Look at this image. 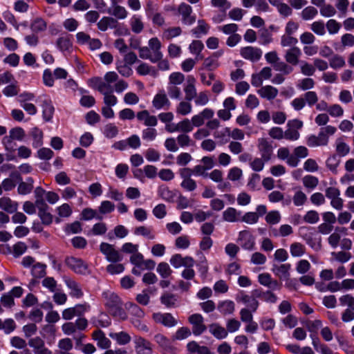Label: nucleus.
<instances>
[{
    "instance_id": "f257e3e1",
    "label": "nucleus",
    "mask_w": 354,
    "mask_h": 354,
    "mask_svg": "<svg viewBox=\"0 0 354 354\" xmlns=\"http://www.w3.org/2000/svg\"><path fill=\"white\" fill-rule=\"evenodd\" d=\"M102 298L113 317L119 320L127 319V314L122 308V301L116 293L110 290H104L102 292Z\"/></svg>"
},
{
    "instance_id": "f03ea898",
    "label": "nucleus",
    "mask_w": 354,
    "mask_h": 354,
    "mask_svg": "<svg viewBox=\"0 0 354 354\" xmlns=\"http://www.w3.org/2000/svg\"><path fill=\"white\" fill-rule=\"evenodd\" d=\"M118 75L113 71L107 72L104 76V80L100 77H95L91 80V86L97 90L102 95L113 93V87L111 84L118 80Z\"/></svg>"
},
{
    "instance_id": "7ed1b4c3",
    "label": "nucleus",
    "mask_w": 354,
    "mask_h": 354,
    "mask_svg": "<svg viewBox=\"0 0 354 354\" xmlns=\"http://www.w3.org/2000/svg\"><path fill=\"white\" fill-rule=\"evenodd\" d=\"M336 130L335 127L330 125L321 128L317 136L310 135L308 137L306 144L310 147L326 146L329 141L328 136L333 135Z\"/></svg>"
},
{
    "instance_id": "20e7f679",
    "label": "nucleus",
    "mask_w": 354,
    "mask_h": 354,
    "mask_svg": "<svg viewBox=\"0 0 354 354\" xmlns=\"http://www.w3.org/2000/svg\"><path fill=\"white\" fill-rule=\"evenodd\" d=\"M303 125V122L298 119L289 120L287 123V129L283 131V138L290 141L297 140L300 137L299 130Z\"/></svg>"
},
{
    "instance_id": "39448f33",
    "label": "nucleus",
    "mask_w": 354,
    "mask_h": 354,
    "mask_svg": "<svg viewBox=\"0 0 354 354\" xmlns=\"http://www.w3.org/2000/svg\"><path fill=\"white\" fill-rule=\"evenodd\" d=\"M182 182L180 187L187 192H194L197 188V184L195 180L192 178L189 167H183L178 171Z\"/></svg>"
},
{
    "instance_id": "423d86ee",
    "label": "nucleus",
    "mask_w": 354,
    "mask_h": 354,
    "mask_svg": "<svg viewBox=\"0 0 354 354\" xmlns=\"http://www.w3.org/2000/svg\"><path fill=\"white\" fill-rule=\"evenodd\" d=\"M100 250L106 257V260L110 262L115 263L122 260V256L111 244L102 243L100 245Z\"/></svg>"
},
{
    "instance_id": "0eeeda50",
    "label": "nucleus",
    "mask_w": 354,
    "mask_h": 354,
    "mask_svg": "<svg viewBox=\"0 0 354 354\" xmlns=\"http://www.w3.org/2000/svg\"><path fill=\"white\" fill-rule=\"evenodd\" d=\"M188 321L192 324V331L196 336L201 335L207 329L206 326L204 324V319L200 314L196 313L190 315Z\"/></svg>"
},
{
    "instance_id": "6e6552de",
    "label": "nucleus",
    "mask_w": 354,
    "mask_h": 354,
    "mask_svg": "<svg viewBox=\"0 0 354 354\" xmlns=\"http://www.w3.org/2000/svg\"><path fill=\"white\" fill-rule=\"evenodd\" d=\"M66 264L77 274H86L88 272L87 264L80 259L73 257H67Z\"/></svg>"
},
{
    "instance_id": "1a4fd4ad",
    "label": "nucleus",
    "mask_w": 354,
    "mask_h": 354,
    "mask_svg": "<svg viewBox=\"0 0 354 354\" xmlns=\"http://www.w3.org/2000/svg\"><path fill=\"white\" fill-rule=\"evenodd\" d=\"M28 344L32 348L35 354H53L52 351L46 347L44 339L40 337L30 338Z\"/></svg>"
},
{
    "instance_id": "9d476101",
    "label": "nucleus",
    "mask_w": 354,
    "mask_h": 354,
    "mask_svg": "<svg viewBox=\"0 0 354 354\" xmlns=\"http://www.w3.org/2000/svg\"><path fill=\"white\" fill-rule=\"evenodd\" d=\"M242 57L252 62L259 61L262 56V50L257 47L246 46L240 49Z\"/></svg>"
},
{
    "instance_id": "9b49d317",
    "label": "nucleus",
    "mask_w": 354,
    "mask_h": 354,
    "mask_svg": "<svg viewBox=\"0 0 354 354\" xmlns=\"http://www.w3.org/2000/svg\"><path fill=\"white\" fill-rule=\"evenodd\" d=\"M178 10L182 16V21L184 24L190 26L196 21V17L192 15V8L189 5L182 3L180 4Z\"/></svg>"
},
{
    "instance_id": "f8f14e48",
    "label": "nucleus",
    "mask_w": 354,
    "mask_h": 354,
    "mask_svg": "<svg viewBox=\"0 0 354 354\" xmlns=\"http://www.w3.org/2000/svg\"><path fill=\"white\" fill-rule=\"evenodd\" d=\"M153 318L156 323L162 324L167 327H173L178 324L177 320L170 313H154Z\"/></svg>"
},
{
    "instance_id": "ddd939ff",
    "label": "nucleus",
    "mask_w": 354,
    "mask_h": 354,
    "mask_svg": "<svg viewBox=\"0 0 354 354\" xmlns=\"http://www.w3.org/2000/svg\"><path fill=\"white\" fill-rule=\"evenodd\" d=\"M134 343L137 354H151V344L147 339L142 337H136Z\"/></svg>"
},
{
    "instance_id": "4468645a",
    "label": "nucleus",
    "mask_w": 354,
    "mask_h": 354,
    "mask_svg": "<svg viewBox=\"0 0 354 354\" xmlns=\"http://www.w3.org/2000/svg\"><path fill=\"white\" fill-rule=\"evenodd\" d=\"M258 149L261 153L262 158L265 161H268L272 154V147L268 140L261 138L258 140Z\"/></svg>"
},
{
    "instance_id": "2eb2a0df",
    "label": "nucleus",
    "mask_w": 354,
    "mask_h": 354,
    "mask_svg": "<svg viewBox=\"0 0 354 354\" xmlns=\"http://www.w3.org/2000/svg\"><path fill=\"white\" fill-rule=\"evenodd\" d=\"M238 242L245 250H251L254 248V240L252 235L247 230L241 231L239 234Z\"/></svg>"
},
{
    "instance_id": "dca6fc26",
    "label": "nucleus",
    "mask_w": 354,
    "mask_h": 354,
    "mask_svg": "<svg viewBox=\"0 0 354 354\" xmlns=\"http://www.w3.org/2000/svg\"><path fill=\"white\" fill-rule=\"evenodd\" d=\"M152 104L156 109H161L165 107L168 109L171 103L165 91L161 90L154 96Z\"/></svg>"
},
{
    "instance_id": "f3484780",
    "label": "nucleus",
    "mask_w": 354,
    "mask_h": 354,
    "mask_svg": "<svg viewBox=\"0 0 354 354\" xmlns=\"http://www.w3.org/2000/svg\"><path fill=\"white\" fill-rule=\"evenodd\" d=\"M301 55V50L297 46H293L286 50L284 58L288 64L296 66L299 62Z\"/></svg>"
},
{
    "instance_id": "a211bd4d",
    "label": "nucleus",
    "mask_w": 354,
    "mask_h": 354,
    "mask_svg": "<svg viewBox=\"0 0 354 354\" xmlns=\"http://www.w3.org/2000/svg\"><path fill=\"white\" fill-rule=\"evenodd\" d=\"M291 265L290 263H283L280 265H273L272 271L280 279L288 280L290 278V270Z\"/></svg>"
},
{
    "instance_id": "6ab92c4d",
    "label": "nucleus",
    "mask_w": 354,
    "mask_h": 354,
    "mask_svg": "<svg viewBox=\"0 0 354 354\" xmlns=\"http://www.w3.org/2000/svg\"><path fill=\"white\" fill-rule=\"evenodd\" d=\"M0 208L5 212L12 214L18 209V203L12 201L10 197L3 196L0 198Z\"/></svg>"
},
{
    "instance_id": "aec40b11",
    "label": "nucleus",
    "mask_w": 354,
    "mask_h": 354,
    "mask_svg": "<svg viewBox=\"0 0 354 354\" xmlns=\"http://www.w3.org/2000/svg\"><path fill=\"white\" fill-rule=\"evenodd\" d=\"M238 302H241L246 306L245 308L255 312L259 307V301L254 297L250 295L241 293L237 298Z\"/></svg>"
},
{
    "instance_id": "412c9836",
    "label": "nucleus",
    "mask_w": 354,
    "mask_h": 354,
    "mask_svg": "<svg viewBox=\"0 0 354 354\" xmlns=\"http://www.w3.org/2000/svg\"><path fill=\"white\" fill-rule=\"evenodd\" d=\"M278 93V89L270 85L262 86L257 91V93L262 98L266 99L268 100H274L277 96Z\"/></svg>"
},
{
    "instance_id": "4be33fe9",
    "label": "nucleus",
    "mask_w": 354,
    "mask_h": 354,
    "mask_svg": "<svg viewBox=\"0 0 354 354\" xmlns=\"http://www.w3.org/2000/svg\"><path fill=\"white\" fill-rule=\"evenodd\" d=\"M195 79L194 77H189L187 82V84L184 88L185 99L187 101H192L196 97L197 91L195 86Z\"/></svg>"
},
{
    "instance_id": "5701e85b",
    "label": "nucleus",
    "mask_w": 354,
    "mask_h": 354,
    "mask_svg": "<svg viewBox=\"0 0 354 354\" xmlns=\"http://www.w3.org/2000/svg\"><path fill=\"white\" fill-rule=\"evenodd\" d=\"M97 28L101 31H106L109 28H117L118 26V21L111 17H103L97 24Z\"/></svg>"
},
{
    "instance_id": "b1692460",
    "label": "nucleus",
    "mask_w": 354,
    "mask_h": 354,
    "mask_svg": "<svg viewBox=\"0 0 354 354\" xmlns=\"http://www.w3.org/2000/svg\"><path fill=\"white\" fill-rule=\"evenodd\" d=\"M241 212L238 211L234 207H227L223 212V219L225 221L234 223L241 221Z\"/></svg>"
},
{
    "instance_id": "393cba45",
    "label": "nucleus",
    "mask_w": 354,
    "mask_h": 354,
    "mask_svg": "<svg viewBox=\"0 0 354 354\" xmlns=\"http://www.w3.org/2000/svg\"><path fill=\"white\" fill-rule=\"evenodd\" d=\"M209 331L218 339H225L228 335L227 330L216 323L212 324L209 326Z\"/></svg>"
},
{
    "instance_id": "a878e982",
    "label": "nucleus",
    "mask_w": 354,
    "mask_h": 354,
    "mask_svg": "<svg viewBox=\"0 0 354 354\" xmlns=\"http://www.w3.org/2000/svg\"><path fill=\"white\" fill-rule=\"evenodd\" d=\"M93 338L97 341V346L102 348H108L111 346V341L105 336L101 330H95L93 333Z\"/></svg>"
},
{
    "instance_id": "bb28decb",
    "label": "nucleus",
    "mask_w": 354,
    "mask_h": 354,
    "mask_svg": "<svg viewBox=\"0 0 354 354\" xmlns=\"http://www.w3.org/2000/svg\"><path fill=\"white\" fill-rule=\"evenodd\" d=\"M64 281L67 287L71 290L70 295L72 297L80 298L83 295L81 288L79 284L70 278H65Z\"/></svg>"
},
{
    "instance_id": "cd10ccee",
    "label": "nucleus",
    "mask_w": 354,
    "mask_h": 354,
    "mask_svg": "<svg viewBox=\"0 0 354 354\" xmlns=\"http://www.w3.org/2000/svg\"><path fill=\"white\" fill-rule=\"evenodd\" d=\"M187 349L191 353L210 354L209 348L205 346H200L196 342L191 341L187 344Z\"/></svg>"
},
{
    "instance_id": "c85d7f7f",
    "label": "nucleus",
    "mask_w": 354,
    "mask_h": 354,
    "mask_svg": "<svg viewBox=\"0 0 354 354\" xmlns=\"http://www.w3.org/2000/svg\"><path fill=\"white\" fill-rule=\"evenodd\" d=\"M154 339L165 351L174 353L175 348L171 345L170 341L164 335L157 334L154 336Z\"/></svg>"
},
{
    "instance_id": "c756f323",
    "label": "nucleus",
    "mask_w": 354,
    "mask_h": 354,
    "mask_svg": "<svg viewBox=\"0 0 354 354\" xmlns=\"http://www.w3.org/2000/svg\"><path fill=\"white\" fill-rule=\"evenodd\" d=\"M209 28V26L204 20L201 19L198 21L197 26L192 30V32L198 38L207 35Z\"/></svg>"
},
{
    "instance_id": "7c9ffc66",
    "label": "nucleus",
    "mask_w": 354,
    "mask_h": 354,
    "mask_svg": "<svg viewBox=\"0 0 354 354\" xmlns=\"http://www.w3.org/2000/svg\"><path fill=\"white\" fill-rule=\"evenodd\" d=\"M43 118L46 121H50L54 113V107L50 100H44L42 102Z\"/></svg>"
},
{
    "instance_id": "2f4dec72",
    "label": "nucleus",
    "mask_w": 354,
    "mask_h": 354,
    "mask_svg": "<svg viewBox=\"0 0 354 354\" xmlns=\"http://www.w3.org/2000/svg\"><path fill=\"white\" fill-rule=\"evenodd\" d=\"M234 309L235 305L232 301H223L220 302L218 305V310L224 315L232 314Z\"/></svg>"
},
{
    "instance_id": "473e14b6",
    "label": "nucleus",
    "mask_w": 354,
    "mask_h": 354,
    "mask_svg": "<svg viewBox=\"0 0 354 354\" xmlns=\"http://www.w3.org/2000/svg\"><path fill=\"white\" fill-rule=\"evenodd\" d=\"M134 234L136 235L142 236L149 240H153L156 238L155 234L151 227L139 226L135 228Z\"/></svg>"
},
{
    "instance_id": "72a5a7b5",
    "label": "nucleus",
    "mask_w": 354,
    "mask_h": 354,
    "mask_svg": "<svg viewBox=\"0 0 354 354\" xmlns=\"http://www.w3.org/2000/svg\"><path fill=\"white\" fill-rule=\"evenodd\" d=\"M30 136L32 138V146L38 148L43 145V132L39 129L35 127L30 131Z\"/></svg>"
},
{
    "instance_id": "f704fd0d",
    "label": "nucleus",
    "mask_w": 354,
    "mask_h": 354,
    "mask_svg": "<svg viewBox=\"0 0 354 354\" xmlns=\"http://www.w3.org/2000/svg\"><path fill=\"white\" fill-rule=\"evenodd\" d=\"M33 189V179L32 178H28L26 181L21 182L19 183L17 192L19 194L26 195L32 192Z\"/></svg>"
},
{
    "instance_id": "c9c22d12",
    "label": "nucleus",
    "mask_w": 354,
    "mask_h": 354,
    "mask_svg": "<svg viewBox=\"0 0 354 354\" xmlns=\"http://www.w3.org/2000/svg\"><path fill=\"white\" fill-rule=\"evenodd\" d=\"M125 308L134 318L142 319L145 317V312L142 309L133 303L129 302L126 304Z\"/></svg>"
},
{
    "instance_id": "e433bc0d",
    "label": "nucleus",
    "mask_w": 354,
    "mask_h": 354,
    "mask_svg": "<svg viewBox=\"0 0 354 354\" xmlns=\"http://www.w3.org/2000/svg\"><path fill=\"white\" fill-rule=\"evenodd\" d=\"M108 12L119 19H124L127 17V11L125 8L117 4L112 5V9H109Z\"/></svg>"
},
{
    "instance_id": "4c0bfd02",
    "label": "nucleus",
    "mask_w": 354,
    "mask_h": 354,
    "mask_svg": "<svg viewBox=\"0 0 354 354\" xmlns=\"http://www.w3.org/2000/svg\"><path fill=\"white\" fill-rule=\"evenodd\" d=\"M109 336L116 340V342L120 345H124L128 344L131 341L130 335L126 332H120L110 333Z\"/></svg>"
},
{
    "instance_id": "58836bf2",
    "label": "nucleus",
    "mask_w": 354,
    "mask_h": 354,
    "mask_svg": "<svg viewBox=\"0 0 354 354\" xmlns=\"http://www.w3.org/2000/svg\"><path fill=\"white\" fill-rule=\"evenodd\" d=\"M337 153L341 156H345L350 152L349 146L342 138H337L335 141Z\"/></svg>"
},
{
    "instance_id": "ea45409f",
    "label": "nucleus",
    "mask_w": 354,
    "mask_h": 354,
    "mask_svg": "<svg viewBox=\"0 0 354 354\" xmlns=\"http://www.w3.org/2000/svg\"><path fill=\"white\" fill-rule=\"evenodd\" d=\"M46 266L44 263H37L33 265L31 274L35 278H42L46 275Z\"/></svg>"
},
{
    "instance_id": "a19ab883",
    "label": "nucleus",
    "mask_w": 354,
    "mask_h": 354,
    "mask_svg": "<svg viewBox=\"0 0 354 354\" xmlns=\"http://www.w3.org/2000/svg\"><path fill=\"white\" fill-rule=\"evenodd\" d=\"M306 251L305 246L300 243H293L290 245V252L292 257H301Z\"/></svg>"
},
{
    "instance_id": "79ce46f5",
    "label": "nucleus",
    "mask_w": 354,
    "mask_h": 354,
    "mask_svg": "<svg viewBox=\"0 0 354 354\" xmlns=\"http://www.w3.org/2000/svg\"><path fill=\"white\" fill-rule=\"evenodd\" d=\"M136 71L138 73H139L141 75H151L153 77H156L158 73L156 70H155L153 68H152L146 63L140 64L138 66Z\"/></svg>"
},
{
    "instance_id": "37998d69",
    "label": "nucleus",
    "mask_w": 354,
    "mask_h": 354,
    "mask_svg": "<svg viewBox=\"0 0 354 354\" xmlns=\"http://www.w3.org/2000/svg\"><path fill=\"white\" fill-rule=\"evenodd\" d=\"M192 335L191 330L187 327L179 328L172 336L173 340H183L188 338Z\"/></svg>"
},
{
    "instance_id": "c03bdc74",
    "label": "nucleus",
    "mask_w": 354,
    "mask_h": 354,
    "mask_svg": "<svg viewBox=\"0 0 354 354\" xmlns=\"http://www.w3.org/2000/svg\"><path fill=\"white\" fill-rule=\"evenodd\" d=\"M273 68L275 71L282 73L283 75H288L293 71V68L287 63L281 61H277Z\"/></svg>"
},
{
    "instance_id": "a18cd8bd",
    "label": "nucleus",
    "mask_w": 354,
    "mask_h": 354,
    "mask_svg": "<svg viewBox=\"0 0 354 354\" xmlns=\"http://www.w3.org/2000/svg\"><path fill=\"white\" fill-rule=\"evenodd\" d=\"M318 10L313 6H309L306 7L301 12V18L305 20H310L316 17Z\"/></svg>"
},
{
    "instance_id": "49530a36",
    "label": "nucleus",
    "mask_w": 354,
    "mask_h": 354,
    "mask_svg": "<svg viewBox=\"0 0 354 354\" xmlns=\"http://www.w3.org/2000/svg\"><path fill=\"white\" fill-rule=\"evenodd\" d=\"M190 101H181L176 107V113L181 115H188L192 112V106Z\"/></svg>"
},
{
    "instance_id": "de8ad7c7",
    "label": "nucleus",
    "mask_w": 354,
    "mask_h": 354,
    "mask_svg": "<svg viewBox=\"0 0 354 354\" xmlns=\"http://www.w3.org/2000/svg\"><path fill=\"white\" fill-rule=\"evenodd\" d=\"M130 24L132 31L136 34L141 32L144 28V24L140 18L136 15L131 19Z\"/></svg>"
},
{
    "instance_id": "09e8293b",
    "label": "nucleus",
    "mask_w": 354,
    "mask_h": 354,
    "mask_svg": "<svg viewBox=\"0 0 354 354\" xmlns=\"http://www.w3.org/2000/svg\"><path fill=\"white\" fill-rule=\"evenodd\" d=\"M315 81L310 77H306L299 81L297 86L301 91H308L315 86Z\"/></svg>"
},
{
    "instance_id": "8fccbe9b",
    "label": "nucleus",
    "mask_w": 354,
    "mask_h": 354,
    "mask_svg": "<svg viewBox=\"0 0 354 354\" xmlns=\"http://www.w3.org/2000/svg\"><path fill=\"white\" fill-rule=\"evenodd\" d=\"M329 64L332 68L337 69L344 67L346 64V62L342 56L335 55L330 59Z\"/></svg>"
},
{
    "instance_id": "3c124183",
    "label": "nucleus",
    "mask_w": 354,
    "mask_h": 354,
    "mask_svg": "<svg viewBox=\"0 0 354 354\" xmlns=\"http://www.w3.org/2000/svg\"><path fill=\"white\" fill-rule=\"evenodd\" d=\"M46 27L47 24L46 21L41 18L35 19L30 26L32 30L35 32L44 31Z\"/></svg>"
},
{
    "instance_id": "603ef678",
    "label": "nucleus",
    "mask_w": 354,
    "mask_h": 354,
    "mask_svg": "<svg viewBox=\"0 0 354 354\" xmlns=\"http://www.w3.org/2000/svg\"><path fill=\"white\" fill-rule=\"evenodd\" d=\"M157 272L165 279L169 277L172 273V270L169 264L165 262H161L158 265Z\"/></svg>"
},
{
    "instance_id": "864d4df0",
    "label": "nucleus",
    "mask_w": 354,
    "mask_h": 354,
    "mask_svg": "<svg viewBox=\"0 0 354 354\" xmlns=\"http://www.w3.org/2000/svg\"><path fill=\"white\" fill-rule=\"evenodd\" d=\"M185 80V75L180 72H175L170 74L168 84L180 85Z\"/></svg>"
},
{
    "instance_id": "5fc2aeb1",
    "label": "nucleus",
    "mask_w": 354,
    "mask_h": 354,
    "mask_svg": "<svg viewBox=\"0 0 354 354\" xmlns=\"http://www.w3.org/2000/svg\"><path fill=\"white\" fill-rule=\"evenodd\" d=\"M306 104L309 106H313L318 102V95L316 92L308 91L304 95Z\"/></svg>"
},
{
    "instance_id": "6e6d98bb",
    "label": "nucleus",
    "mask_w": 354,
    "mask_h": 354,
    "mask_svg": "<svg viewBox=\"0 0 354 354\" xmlns=\"http://www.w3.org/2000/svg\"><path fill=\"white\" fill-rule=\"evenodd\" d=\"M161 303L167 307H174L177 301L176 296L173 294H164L160 298Z\"/></svg>"
},
{
    "instance_id": "4d7b16f0",
    "label": "nucleus",
    "mask_w": 354,
    "mask_h": 354,
    "mask_svg": "<svg viewBox=\"0 0 354 354\" xmlns=\"http://www.w3.org/2000/svg\"><path fill=\"white\" fill-rule=\"evenodd\" d=\"M301 73L305 76H312L315 73V68L314 65H312L306 62H301L300 65Z\"/></svg>"
},
{
    "instance_id": "13d9d810",
    "label": "nucleus",
    "mask_w": 354,
    "mask_h": 354,
    "mask_svg": "<svg viewBox=\"0 0 354 354\" xmlns=\"http://www.w3.org/2000/svg\"><path fill=\"white\" fill-rule=\"evenodd\" d=\"M182 32L180 27H172L166 29L163 32V37L169 40L174 37L179 36Z\"/></svg>"
},
{
    "instance_id": "bf43d9fd",
    "label": "nucleus",
    "mask_w": 354,
    "mask_h": 354,
    "mask_svg": "<svg viewBox=\"0 0 354 354\" xmlns=\"http://www.w3.org/2000/svg\"><path fill=\"white\" fill-rule=\"evenodd\" d=\"M302 181H303L304 185L306 187L310 188V189L315 188L319 183L318 178L315 176H310V175L304 176L303 178Z\"/></svg>"
},
{
    "instance_id": "052dcab7",
    "label": "nucleus",
    "mask_w": 354,
    "mask_h": 354,
    "mask_svg": "<svg viewBox=\"0 0 354 354\" xmlns=\"http://www.w3.org/2000/svg\"><path fill=\"white\" fill-rule=\"evenodd\" d=\"M281 220L280 213L277 211H271L266 216V221L270 225H275L279 223Z\"/></svg>"
},
{
    "instance_id": "680f3d73",
    "label": "nucleus",
    "mask_w": 354,
    "mask_h": 354,
    "mask_svg": "<svg viewBox=\"0 0 354 354\" xmlns=\"http://www.w3.org/2000/svg\"><path fill=\"white\" fill-rule=\"evenodd\" d=\"M293 203L295 206H301L307 201V196L302 191H297L292 198Z\"/></svg>"
},
{
    "instance_id": "e2e57ef3",
    "label": "nucleus",
    "mask_w": 354,
    "mask_h": 354,
    "mask_svg": "<svg viewBox=\"0 0 354 354\" xmlns=\"http://www.w3.org/2000/svg\"><path fill=\"white\" fill-rule=\"evenodd\" d=\"M157 136V131L153 128H147L142 132V137L147 142L153 141Z\"/></svg>"
},
{
    "instance_id": "0e129e2a",
    "label": "nucleus",
    "mask_w": 354,
    "mask_h": 354,
    "mask_svg": "<svg viewBox=\"0 0 354 354\" xmlns=\"http://www.w3.org/2000/svg\"><path fill=\"white\" fill-rule=\"evenodd\" d=\"M178 131L187 133L191 132L193 130V124H192L191 120L187 118L183 120L178 123Z\"/></svg>"
},
{
    "instance_id": "69168bd1",
    "label": "nucleus",
    "mask_w": 354,
    "mask_h": 354,
    "mask_svg": "<svg viewBox=\"0 0 354 354\" xmlns=\"http://www.w3.org/2000/svg\"><path fill=\"white\" fill-rule=\"evenodd\" d=\"M297 38L292 37V35L286 34L281 37V45L283 47L295 46L297 44Z\"/></svg>"
},
{
    "instance_id": "338daca9",
    "label": "nucleus",
    "mask_w": 354,
    "mask_h": 354,
    "mask_svg": "<svg viewBox=\"0 0 354 354\" xmlns=\"http://www.w3.org/2000/svg\"><path fill=\"white\" fill-rule=\"evenodd\" d=\"M310 28L317 35L322 36L326 33L325 25L322 21L313 22L310 26Z\"/></svg>"
},
{
    "instance_id": "774afa93",
    "label": "nucleus",
    "mask_w": 354,
    "mask_h": 354,
    "mask_svg": "<svg viewBox=\"0 0 354 354\" xmlns=\"http://www.w3.org/2000/svg\"><path fill=\"white\" fill-rule=\"evenodd\" d=\"M339 301L342 306H347L349 309L354 310V297L351 295H343L339 297Z\"/></svg>"
}]
</instances>
